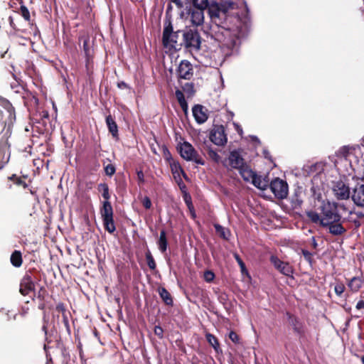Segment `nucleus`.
I'll return each mask as SVG.
<instances>
[{
  "mask_svg": "<svg viewBox=\"0 0 364 364\" xmlns=\"http://www.w3.org/2000/svg\"><path fill=\"white\" fill-rule=\"evenodd\" d=\"M193 8L190 9L193 24L200 26L203 23V8L208 7L214 38L223 48L232 50L240 37H243L249 28V9L246 1H192Z\"/></svg>",
  "mask_w": 364,
  "mask_h": 364,
  "instance_id": "nucleus-1",
  "label": "nucleus"
},
{
  "mask_svg": "<svg viewBox=\"0 0 364 364\" xmlns=\"http://www.w3.org/2000/svg\"><path fill=\"white\" fill-rule=\"evenodd\" d=\"M318 210L319 213L314 210L306 212V217L311 223L318 224L333 236H342L347 232L343 225L346 219L343 218L341 213V211L346 213L348 210L346 205L326 200L322 201Z\"/></svg>",
  "mask_w": 364,
  "mask_h": 364,
  "instance_id": "nucleus-2",
  "label": "nucleus"
},
{
  "mask_svg": "<svg viewBox=\"0 0 364 364\" xmlns=\"http://www.w3.org/2000/svg\"><path fill=\"white\" fill-rule=\"evenodd\" d=\"M48 297V291H47L46 288L44 286H41L38 289V291L36 293H34L33 298V301L35 300V299H38V309L43 311V325L41 329L43 331L45 336L46 343L44 344L43 349H45L46 350H47V348H49V343H52V337L53 336V333L55 332V331L53 329H51L49 331L48 328L49 323V318L48 317L46 313V301Z\"/></svg>",
  "mask_w": 364,
  "mask_h": 364,
  "instance_id": "nucleus-3",
  "label": "nucleus"
},
{
  "mask_svg": "<svg viewBox=\"0 0 364 364\" xmlns=\"http://www.w3.org/2000/svg\"><path fill=\"white\" fill-rule=\"evenodd\" d=\"M183 31H173V26L170 19L164 21V27L162 36V43L165 48L180 49L182 46Z\"/></svg>",
  "mask_w": 364,
  "mask_h": 364,
  "instance_id": "nucleus-4",
  "label": "nucleus"
},
{
  "mask_svg": "<svg viewBox=\"0 0 364 364\" xmlns=\"http://www.w3.org/2000/svg\"><path fill=\"white\" fill-rule=\"evenodd\" d=\"M182 46L190 51H198L200 49L201 38L196 29H186L183 31Z\"/></svg>",
  "mask_w": 364,
  "mask_h": 364,
  "instance_id": "nucleus-5",
  "label": "nucleus"
},
{
  "mask_svg": "<svg viewBox=\"0 0 364 364\" xmlns=\"http://www.w3.org/2000/svg\"><path fill=\"white\" fill-rule=\"evenodd\" d=\"M100 213L105 230L110 234L114 232L116 230V226L113 218V208L110 201L102 202V205L100 209Z\"/></svg>",
  "mask_w": 364,
  "mask_h": 364,
  "instance_id": "nucleus-6",
  "label": "nucleus"
},
{
  "mask_svg": "<svg viewBox=\"0 0 364 364\" xmlns=\"http://www.w3.org/2000/svg\"><path fill=\"white\" fill-rule=\"evenodd\" d=\"M181 156L188 161H194L199 165H204V159L198 154L191 144L184 141L178 147Z\"/></svg>",
  "mask_w": 364,
  "mask_h": 364,
  "instance_id": "nucleus-7",
  "label": "nucleus"
},
{
  "mask_svg": "<svg viewBox=\"0 0 364 364\" xmlns=\"http://www.w3.org/2000/svg\"><path fill=\"white\" fill-rule=\"evenodd\" d=\"M210 140L217 146H223L228 141L225 127L222 124L213 125L209 135Z\"/></svg>",
  "mask_w": 364,
  "mask_h": 364,
  "instance_id": "nucleus-8",
  "label": "nucleus"
},
{
  "mask_svg": "<svg viewBox=\"0 0 364 364\" xmlns=\"http://www.w3.org/2000/svg\"><path fill=\"white\" fill-rule=\"evenodd\" d=\"M269 188L278 199L286 198L288 195V184L279 178H275L270 182Z\"/></svg>",
  "mask_w": 364,
  "mask_h": 364,
  "instance_id": "nucleus-9",
  "label": "nucleus"
},
{
  "mask_svg": "<svg viewBox=\"0 0 364 364\" xmlns=\"http://www.w3.org/2000/svg\"><path fill=\"white\" fill-rule=\"evenodd\" d=\"M269 260L270 262L274 267V268L281 274L287 277H291V279H294L293 274L294 269V267L289 262L281 260L280 259H279L278 257L275 255H272L270 257Z\"/></svg>",
  "mask_w": 364,
  "mask_h": 364,
  "instance_id": "nucleus-10",
  "label": "nucleus"
},
{
  "mask_svg": "<svg viewBox=\"0 0 364 364\" xmlns=\"http://www.w3.org/2000/svg\"><path fill=\"white\" fill-rule=\"evenodd\" d=\"M332 191L335 198L338 200H348L350 196L349 186L342 180L333 182Z\"/></svg>",
  "mask_w": 364,
  "mask_h": 364,
  "instance_id": "nucleus-11",
  "label": "nucleus"
},
{
  "mask_svg": "<svg viewBox=\"0 0 364 364\" xmlns=\"http://www.w3.org/2000/svg\"><path fill=\"white\" fill-rule=\"evenodd\" d=\"M178 80H191L193 76V68L192 64L186 60H181L176 69Z\"/></svg>",
  "mask_w": 364,
  "mask_h": 364,
  "instance_id": "nucleus-12",
  "label": "nucleus"
},
{
  "mask_svg": "<svg viewBox=\"0 0 364 364\" xmlns=\"http://www.w3.org/2000/svg\"><path fill=\"white\" fill-rule=\"evenodd\" d=\"M289 325L292 327L295 333L299 336H304L306 333V328L304 323L295 315L287 312L286 314Z\"/></svg>",
  "mask_w": 364,
  "mask_h": 364,
  "instance_id": "nucleus-13",
  "label": "nucleus"
},
{
  "mask_svg": "<svg viewBox=\"0 0 364 364\" xmlns=\"http://www.w3.org/2000/svg\"><path fill=\"white\" fill-rule=\"evenodd\" d=\"M36 286L31 275L26 274L21 280L19 292L23 296H27L31 292L35 293Z\"/></svg>",
  "mask_w": 364,
  "mask_h": 364,
  "instance_id": "nucleus-14",
  "label": "nucleus"
},
{
  "mask_svg": "<svg viewBox=\"0 0 364 364\" xmlns=\"http://www.w3.org/2000/svg\"><path fill=\"white\" fill-rule=\"evenodd\" d=\"M228 164L231 168L239 170L247 163L240 155V151L237 150H234L230 153L228 156Z\"/></svg>",
  "mask_w": 364,
  "mask_h": 364,
  "instance_id": "nucleus-15",
  "label": "nucleus"
},
{
  "mask_svg": "<svg viewBox=\"0 0 364 364\" xmlns=\"http://www.w3.org/2000/svg\"><path fill=\"white\" fill-rule=\"evenodd\" d=\"M352 200L359 207H364V184H358L353 191Z\"/></svg>",
  "mask_w": 364,
  "mask_h": 364,
  "instance_id": "nucleus-16",
  "label": "nucleus"
},
{
  "mask_svg": "<svg viewBox=\"0 0 364 364\" xmlns=\"http://www.w3.org/2000/svg\"><path fill=\"white\" fill-rule=\"evenodd\" d=\"M192 112L195 120L198 124H203L208 120V115L203 106L200 105H196L193 106Z\"/></svg>",
  "mask_w": 364,
  "mask_h": 364,
  "instance_id": "nucleus-17",
  "label": "nucleus"
},
{
  "mask_svg": "<svg viewBox=\"0 0 364 364\" xmlns=\"http://www.w3.org/2000/svg\"><path fill=\"white\" fill-rule=\"evenodd\" d=\"M303 191L302 188L298 187L294 190L290 198L291 206L294 210L300 209L303 204Z\"/></svg>",
  "mask_w": 364,
  "mask_h": 364,
  "instance_id": "nucleus-18",
  "label": "nucleus"
},
{
  "mask_svg": "<svg viewBox=\"0 0 364 364\" xmlns=\"http://www.w3.org/2000/svg\"><path fill=\"white\" fill-rule=\"evenodd\" d=\"M0 105L3 107L9 114L8 120L9 124H12L16 119L15 109L11 103L6 98L0 96Z\"/></svg>",
  "mask_w": 364,
  "mask_h": 364,
  "instance_id": "nucleus-19",
  "label": "nucleus"
},
{
  "mask_svg": "<svg viewBox=\"0 0 364 364\" xmlns=\"http://www.w3.org/2000/svg\"><path fill=\"white\" fill-rule=\"evenodd\" d=\"M106 124L109 132L114 139L119 138L118 126L111 114L106 117Z\"/></svg>",
  "mask_w": 364,
  "mask_h": 364,
  "instance_id": "nucleus-20",
  "label": "nucleus"
},
{
  "mask_svg": "<svg viewBox=\"0 0 364 364\" xmlns=\"http://www.w3.org/2000/svg\"><path fill=\"white\" fill-rule=\"evenodd\" d=\"M239 172L243 180L247 182L251 181L256 174V173L251 169L247 164L239 169Z\"/></svg>",
  "mask_w": 364,
  "mask_h": 364,
  "instance_id": "nucleus-21",
  "label": "nucleus"
},
{
  "mask_svg": "<svg viewBox=\"0 0 364 364\" xmlns=\"http://www.w3.org/2000/svg\"><path fill=\"white\" fill-rule=\"evenodd\" d=\"M251 182L256 188L261 190H265L269 186V181L266 178H262L261 176H258L257 173L253 177Z\"/></svg>",
  "mask_w": 364,
  "mask_h": 364,
  "instance_id": "nucleus-22",
  "label": "nucleus"
},
{
  "mask_svg": "<svg viewBox=\"0 0 364 364\" xmlns=\"http://www.w3.org/2000/svg\"><path fill=\"white\" fill-rule=\"evenodd\" d=\"M10 158L9 146L6 144H0V164L1 166L6 164Z\"/></svg>",
  "mask_w": 364,
  "mask_h": 364,
  "instance_id": "nucleus-23",
  "label": "nucleus"
},
{
  "mask_svg": "<svg viewBox=\"0 0 364 364\" xmlns=\"http://www.w3.org/2000/svg\"><path fill=\"white\" fill-rule=\"evenodd\" d=\"M176 97L177 99V101L181 106L183 112L185 114H188V103L185 99V96L183 93V92L180 90H176L175 92Z\"/></svg>",
  "mask_w": 364,
  "mask_h": 364,
  "instance_id": "nucleus-24",
  "label": "nucleus"
},
{
  "mask_svg": "<svg viewBox=\"0 0 364 364\" xmlns=\"http://www.w3.org/2000/svg\"><path fill=\"white\" fill-rule=\"evenodd\" d=\"M159 294L163 301L167 306H172L173 304V299L171 294L164 287H159L158 289Z\"/></svg>",
  "mask_w": 364,
  "mask_h": 364,
  "instance_id": "nucleus-25",
  "label": "nucleus"
},
{
  "mask_svg": "<svg viewBox=\"0 0 364 364\" xmlns=\"http://www.w3.org/2000/svg\"><path fill=\"white\" fill-rule=\"evenodd\" d=\"M363 281L359 277H354L348 281V287L353 292H357L361 288Z\"/></svg>",
  "mask_w": 364,
  "mask_h": 364,
  "instance_id": "nucleus-26",
  "label": "nucleus"
},
{
  "mask_svg": "<svg viewBox=\"0 0 364 364\" xmlns=\"http://www.w3.org/2000/svg\"><path fill=\"white\" fill-rule=\"evenodd\" d=\"M205 338L208 343L214 348L216 353H222L218 339L214 335L207 333Z\"/></svg>",
  "mask_w": 364,
  "mask_h": 364,
  "instance_id": "nucleus-27",
  "label": "nucleus"
},
{
  "mask_svg": "<svg viewBox=\"0 0 364 364\" xmlns=\"http://www.w3.org/2000/svg\"><path fill=\"white\" fill-rule=\"evenodd\" d=\"M159 249L164 253L166 251L168 247V241L166 238V232L165 230H161L160 232L159 239L157 242Z\"/></svg>",
  "mask_w": 364,
  "mask_h": 364,
  "instance_id": "nucleus-28",
  "label": "nucleus"
},
{
  "mask_svg": "<svg viewBox=\"0 0 364 364\" xmlns=\"http://www.w3.org/2000/svg\"><path fill=\"white\" fill-rule=\"evenodd\" d=\"M10 261L15 267H20L23 263L21 252L18 250L14 251L11 255Z\"/></svg>",
  "mask_w": 364,
  "mask_h": 364,
  "instance_id": "nucleus-29",
  "label": "nucleus"
},
{
  "mask_svg": "<svg viewBox=\"0 0 364 364\" xmlns=\"http://www.w3.org/2000/svg\"><path fill=\"white\" fill-rule=\"evenodd\" d=\"M97 189L98 192L102 193L104 201H109L111 196L109 194V188L106 183H100L97 185Z\"/></svg>",
  "mask_w": 364,
  "mask_h": 364,
  "instance_id": "nucleus-30",
  "label": "nucleus"
},
{
  "mask_svg": "<svg viewBox=\"0 0 364 364\" xmlns=\"http://www.w3.org/2000/svg\"><path fill=\"white\" fill-rule=\"evenodd\" d=\"M169 165H170V167H171L173 174L181 172L182 176H183V178L186 180H188V176H187L186 173H185L184 170L183 169L180 163L178 161L172 160V161H171L169 163Z\"/></svg>",
  "mask_w": 364,
  "mask_h": 364,
  "instance_id": "nucleus-31",
  "label": "nucleus"
},
{
  "mask_svg": "<svg viewBox=\"0 0 364 364\" xmlns=\"http://www.w3.org/2000/svg\"><path fill=\"white\" fill-rule=\"evenodd\" d=\"M145 257L146 260V263L148 267L151 270H155L156 269V263L154 260V257L152 256L150 250H147L145 253Z\"/></svg>",
  "mask_w": 364,
  "mask_h": 364,
  "instance_id": "nucleus-32",
  "label": "nucleus"
},
{
  "mask_svg": "<svg viewBox=\"0 0 364 364\" xmlns=\"http://www.w3.org/2000/svg\"><path fill=\"white\" fill-rule=\"evenodd\" d=\"M183 200H184L187 207L188 208V209L191 212L192 217L195 218L196 217V213H195V211H194V208H193V203H192V199H191V196L188 193H186V192H185V193L183 195Z\"/></svg>",
  "mask_w": 364,
  "mask_h": 364,
  "instance_id": "nucleus-33",
  "label": "nucleus"
},
{
  "mask_svg": "<svg viewBox=\"0 0 364 364\" xmlns=\"http://www.w3.org/2000/svg\"><path fill=\"white\" fill-rule=\"evenodd\" d=\"M9 180L14 182V184L20 186H23L24 188L28 187L27 183L22 180L21 177L17 176L16 174H13L8 178Z\"/></svg>",
  "mask_w": 364,
  "mask_h": 364,
  "instance_id": "nucleus-34",
  "label": "nucleus"
},
{
  "mask_svg": "<svg viewBox=\"0 0 364 364\" xmlns=\"http://www.w3.org/2000/svg\"><path fill=\"white\" fill-rule=\"evenodd\" d=\"M215 228L217 232V233L219 234L220 237L225 239L228 240V235L229 234V232L227 231L223 226L220 225L216 224L215 225Z\"/></svg>",
  "mask_w": 364,
  "mask_h": 364,
  "instance_id": "nucleus-35",
  "label": "nucleus"
},
{
  "mask_svg": "<svg viewBox=\"0 0 364 364\" xmlns=\"http://www.w3.org/2000/svg\"><path fill=\"white\" fill-rule=\"evenodd\" d=\"M56 347L60 349L61 354L63 357H69V353L65 347L63 343L61 341L60 338L55 339Z\"/></svg>",
  "mask_w": 364,
  "mask_h": 364,
  "instance_id": "nucleus-36",
  "label": "nucleus"
},
{
  "mask_svg": "<svg viewBox=\"0 0 364 364\" xmlns=\"http://www.w3.org/2000/svg\"><path fill=\"white\" fill-rule=\"evenodd\" d=\"M207 152H208V154L209 156V157L213 160L215 162H217L218 163L220 159V156L218 155V154L214 151L211 147H209L208 146L207 148Z\"/></svg>",
  "mask_w": 364,
  "mask_h": 364,
  "instance_id": "nucleus-37",
  "label": "nucleus"
},
{
  "mask_svg": "<svg viewBox=\"0 0 364 364\" xmlns=\"http://www.w3.org/2000/svg\"><path fill=\"white\" fill-rule=\"evenodd\" d=\"M162 151H163V156L166 161L168 162V164L172 161V160H174L172 158L171 154L169 151L168 149L166 147V146L163 145L162 146Z\"/></svg>",
  "mask_w": 364,
  "mask_h": 364,
  "instance_id": "nucleus-38",
  "label": "nucleus"
},
{
  "mask_svg": "<svg viewBox=\"0 0 364 364\" xmlns=\"http://www.w3.org/2000/svg\"><path fill=\"white\" fill-rule=\"evenodd\" d=\"M105 174L108 176H113L116 172L115 166L112 164H108L104 168Z\"/></svg>",
  "mask_w": 364,
  "mask_h": 364,
  "instance_id": "nucleus-39",
  "label": "nucleus"
},
{
  "mask_svg": "<svg viewBox=\"0 0 364 364\" xmlns=\"http://www.w3.org/2000/svg\"><path fill=\"white\" fill-rule=\"evenodd\" d=\"M346 287L344 284L341 282L336 283L334 286V291L336 295L341 296L342 294L344 292Z\"/></svg>",
  "mask_w": 364,
  "mask_h": 364,
  "instance_id": "nucleus-40",
  "label": "nucleus"
},
{
  "mask_svg": "<svg viewBox=\"0 0 364 364\" xmlns=\"http://www.w3.org/2000/svg\"><path fill=\"white\" fill-rule=\"evenodd\" d=\"M301 253L304 257V259L310 264H312L314 262L313 254L306 250H301Z\"/></svg>",
  "mask_w": 364,
  "mask_h": 364,
  "instance_id": "nucleus-41",
  "label": "nucleus"
},
{
  "mask_svg": "<svg viewBox=\"0 0 364 364\" xmlns=\"http://www.w3.org/2000/svg\"><path fill=\"white\" fill-rule=\"evenodd\" d=\"M234 258L235 259V260L238 263V264H239V266H240V267L241 269V272L242 273H244L245 272H247L245 264L242 261V259H241V257H240V255L237 253H235L234 254Z\"/></svg>",
  "mask_w": 364,
  "mask_h": 364,
  "instance_id": "nucleus-42",
  "label": "nucleus"
},
{
  "mask_svg": "<svg viewBox=\"0 0 364 364\" xmlns=\"http://www.w3.org/2000/svg\"><path fill=\"white\" fill-rule=\"evenodd\" d=\"M215 279V274L210 270H206L204 272V279L207 282H211Z\"/></svg>",
  "mask_w": 364,
  "mask_h": 364,
  "instance_id": "nucleus-43",
  "label": "nucleus"
},
{
  "mask_svg": "<svg viewBox=\"0 0 364 364\" xmlns=\"http://www.w3.org/2000/svg\"><path fill=\"white\" fill-rule=\"evenodd\" d=\"M55 309L57 311L61 313L62 315L70 314V312L66 310L65 304L62 302H60L56 305Z\"/></svg>",
  "mask_w": 364,
  "mask_h": 364,
  "instance_id": "nucleus-44",
  "label": "nucleus"
},
{
  "mask_svg": "<svg viewBox=\"0 0 364 364\" xmlns=\"http://www.w3.org/2000/svg\"><path fill=\"white\" fill-rule=\"evenodd\" d=\"M21 14L26 21H30L29 11L23 5H21Z\"/></svg>",
  "mask_w": 364,
  "mask_h": 364,
  "instance_id": "nucleus-45",
  "label": "nucleus"
},
{
  "mask_svg": "<svg viewBox=\"0 0 364 364\" xmlns=\"http://www.w3.org/2000/svg\"><path fill=\"white\" fill-rule=\"evenodd\" d=\"M183 90L184 92L190 94L191 95H193V93L195 92L193 83H186L185 85L183 87Z\"/></svg>",
  "mask_w": 364,
  "mask_h": 364,
  "instance_id": "nucleus-46",
  "label": "nucleus"
},
{
  "mask_svg": "<svg viewBox=\"0 0 364 364\" xmlns=\"http://www.w3.org/2000/svg\"><path fill=\"white\" fill-rule=\"evenodd\" d=\"M228 337L234 343H240V337L236 332L231 331L229 333Z\"/></svg>",
  "mask_w": 364,
  "mask_h": 364,
  "instance_id": "nucleus-47",
  "label": "nucleus"
},
{
  "mask_svg": "<svg viewBox=\"0 0 364 364\" xmlns=\"http://www.w3.org/2000/svg\"><path fill=\"white\" fill-rule=\"evenodd\" d=\"M83 50L87 58L90 56V48L89 46L88 40L85 39L83 41Z\"/></svg>",
  "mask_w": 364,
  "mask_h": 364,
  "instance_id": "nucleus-48",
  "label": "nucleus"
},
{
  "mask_svg": "<svg viewBox=\"0 0 364 364\" xmlns=\"http://www.w3.org/2000/svg\"><path fill=\"white\" fill-rule=\"evenodd\" d=\"M68 315L69 314H64V315H62V317H63V323L67 331L70 333V323H69Z\"/></svg>",
  "mask_w": 364,
  "mask_h": 364,
  "instance_id": "nucleus-49",
  "label": "nucleus"
},
{
  "mask_svg": "<svg viewBox=\"0 0 364 364\" xmlns=\"http://www.w3.org/2000/svg\"><path fill=\"white\" fill-rule=\"evenodd\" d=\"M154 334L158 336L159 338H163L164 337V329L160 326H156L154 327Z\"/></svg>",
  "mask_w": 364,
  "mask_h": 364,
  "instance_id": "nucleus-50",
  "label": "nucleus"
},
{
  "mask_svg": "<svg viewBox=\"0 0 364 364\" xmlns=\"http://www.w3.org/2000/svg\"><path fill=\"white\" fill-rule=\"evenodd\" d=\"M141 203L146 209H150L151 207V201L148 196H145L143 198V200H141Z\"/></svg>",
  "mask_w": 364,
  "mask_h": 364,
  "instance_id": "nucleus-51",
  "label": "nucleus"
},
{
  "mask_svg": "<svg viewBox=\"0 0 364 364\" xmlns=\"http://www.w3.org/2000/svg\"><path fill=\"white\" fill-rule=\"evenodd\" d=\"M6 124V121L4 119L3 112L0 109V132H2Z\"/></svg>",
  "mask_w": 364,
  "mask_h": 364,
  "instance_id": "nucleus-52",
  "label": "nucleus"
},
{
  "mask_svg": "<svg viewBox=\"0 0 364 364\" xmlns=\"http://www.w3.org/2000/svg\"><path fill=\"white\" fill-rule=\"evenodd\" d=\"M137 179L139 184H143L144 183V175L142 171H138L136 172Z\"/></svg>",
  "mask_w": 364,
  "mask_h": 364,
  "instance_id": "nucleus-53",
  "label": "nucleus"
},
{
  "mask_svg": "<svg viewBox=\"0 0 364 364\" xmlns=\"http://www.w3.org/2000/svg\"><path fill=\"white\" fill-rule=\"evenodd\" d=\"M117 87L119 89H129L130 87L124 81L119 82L117 83Z\"/></svg>",
  "mask_w": 364,
  "mask_h": 364,
  "instance_id": "nucleus-54",
  "label": "nucleus"
},
{
  "mask_svg": "<svg viewBox=\"0 0 364 364\" xmlns=\"http://www.w3.org/2000/svg\"><path fill=\"white\" fill-rule=\"evenodd\" d=\"M227 297H228L227 294H220V295L219 296V298H218V299H219V301H220L221 303H223V304H224V303L226 301V300H227Z\"/></svg>",
  "mask_w": 364,
  "mask_h": 364,
  "instance_id": "nucleus-55",
  "label": "nucleus"
},
{
  "mask_svg": "<svg viewBox=\"0 0 364 364\" xmlns=\"http://www.w3.org/2000/svg\"><path fill=\"white\" fill-rule=\"evenodd\" d=\"M356 309H364V301L363 300H360L357 304H356Z\"/></svg>",
  "mask_w": 364,
  "mask_h": 364,
  "instance_id": "nucleus-56",
  "label": "nucleus"
},
{
  "mask_svg": "<svg viewBox=\"0 0 364 364\" xmlns=\"http://www.w3.org/2000/svg\"><path fill=\"white\" fill-rule=\"evenodd\" d=\"M52 348V346H50L49 345V348H48L47 350H48L49 348ZM44 350L46 353V358L48 360V361L47 362L46 364H51L52 363V358H51L50 355L48 353V350H46L45 349H44Z\"/></svg>",
  "mask_w": 364,
  "mask_h": 364,
  "instance_id": "nucleus-57",
  "label": "nucleus"
},
{
  "mask_svg": "<svg viewBox=\"0 0 364 364\" xmlns=\"http://www.w3.org/2000/svg\"><path fill=\"white\" fill-rule=\"evenodd\" d=\"M311 246L314 249H316L317 247H318V243H317V241L315 238V237H311Z\"/></svg>",
  "mask_w": 364,
  "mask_h": 364,
  "instance_id": "nucleus-58",
  "label": "nucleus"
},
{
  "mask_svg": "<svg viewBox=\"0 0 364 364\" xmlns=\"http://www.w3.org/2000/svg\"><path fill=\"white\" fill-rule=\"evenodd\" d=\"M174 3L178 8L183 6V1H172Z\"/></svg>",
  "mask_w": 364,
  "mask_h": 364,
  "instance_id": "nucleus-59",
  "label": "nucleus"
},
{
  "mask_svg": "<svg viewBox=\"0 0 364 364\" xmlns=\"http://www.w3.org/2000/svg\"><path fill=\"white\" fill-rule=\"evenodd\" d=\"M9 23H10L11 26L13 28L16 29V25H15V23H14V21H13L12 17H11V16L9 17Z\"/></svg>",
  "mask_w": 364,
  "mask_h": 364,
  "instance_id": "nucleus-60",
  "label": "nucleus"
},
{
  "mask_svg": "<svg viewBox=\"0 0 364 364\" xmlns=\"http://www.w3.org/2000/svg\"><path fill=\"white\" fill-rule=\"evenodd\" d=\"M235 124V126L236 127V130L237 131V132L239 134H241L242 132V128L238 124Z\"/></svg>",
  "mask_w": 364,
  "mask_h": 364,
  "instance_id": "nucleus-61",
  "label": "nucleus"
},
{
  "mask_svg": "<svg viewBox=\"0 0 364 364\" xmlns=\"http://www.w3.org/2000/svg\"><path fill=\"white\" fill-rule=\"evenodd\" d=\"M180 181H181V180L180 179ZM178 185H179L180 188H181V190H183V188H184V189H185V188H186V185H185L182 181H181V183H178Z\"/></svg>",
  "mask_w": 364,
  "mask_h": 364,
  "instance_id": "nucleus-62",
  "label": "nucleus"
},
{
  "mask_svg": "<svg viewBox=\"0 0 364 364\" xmlns=\"http://www.w3.org/2000/svg\"><path fill=\"white\" fill-rule=\"evenodd\" d=\"M30 193L32 194V195H35L36 193V192L35 191H33L31 189H30Z\"/></svg>",
  "mask_w": 364,
  "mask_h": 364,
  "instance_id": "nucleus-63",
  "label": "nucleus"
},
{
  "mask_svg": "<svg viewBox=\"0 0 364 364\" xmlns=\"http://www.w3.org/2000/svg\"><path fill=\"white\" fill-rule=\"evenodd\" d=\"M361 362H362V364H364V355L361 356Z\"/></svg>",
  "mask_w": 364,
  "mask_h": 364,
  "instance_id": "nucleus-64",
  "label": "nucleus"
}]
</instances>
